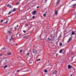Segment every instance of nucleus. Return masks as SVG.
<instances>
[{
    "mask_svg": "<svg viewBox=\"0 0 76 76\" xmlns=\"http://www.w3.org/2000/svg\"><path fill=\"white\" fill-rule=\"evenodd\" d=\"M37 13L36 10H34L33 12H32V14L33 15H35V14Z\"/></svg>",
    "mask_w": 76,
    "mask_h": 76,
    "instance_id": "f257e3e1",
    "label": "nucleus"
},
{
    "mask_svg": "<svg viewBox=\"0 0 76 76\" xmlns=\"http://www.w3.org/2000/svg\"><path fill=\"white\" fill-rule=\"evenodd\" d=\"M72 39V37L71 36L69 39L68 41H67V42H69L70 41H71V39Z\"/></svg>",
    "mask_w": 76,
    "mask_h": 76,
    "instance_id": "f03ea898",
    "label": "nucleus"
},
{
    "mask_svg": "<svg viewBox=\"0 0 76 76\" xmlns=\"http://www.w3.org/2000/svg\"><path fill=\"white\" fill-rule=\"evenodd\" d=\"M72 66H71L70 65H68V69H70L71 68H72Z\"/></svg>",
    "mask_w": 76,
    "mask_h": 76,
    "instance_id": "7ed1b4c3",
    "label": "nucleus"
},
{
    "mask_svg": "<svg viewBox=\"0 0 76 76\" xmlns=\"http://www.w3.org/2000/svg\"><path fill=\"white\" fill-rule=\"evenodd\" d=\"M60 0H58V1H57V2L56 4V5H58V4H59V3H60Z\"/></svg>",
    "mask_w": 76,
    "mask_h": 76,
    "instance_id": "20e7f679",
    "label": "nucleus"
},
{
    "mask_svg": "<svg viewBox=\"0 0 76 76\" xmlns=\"http://www.w3.org/2000/svg\"><path fill=\"white\" fill-rule=\"evenodd\" d=\"M75 35V32H74V31H72V34L71 35V37H72V35Z\"/></svg>",
    "mask_w": 76,
    "mask_h": 76,
    "instance_id": "39448f33",
    "label": "nucleus"
},
{
    "mask_svg": "<svg viewBox=\"0 0 76 76\" xmlns=\"http://www.w3.org/2000/svg\"><path fill=\"white\" fill-rule=\"evenodd\" d=\"M57 72V71H55L53 73V75H56Z\"/></svg>",
    "mask_w": 76,
    "mask_h": 76,
    "instance_id": "423d86ee",
    "label": "nucleus"
},
{
    "mask_svg": "<svg viewBox=\"0 0 76 76\" xmlns=\"http://www.w3.org/2000/svg\"><path fill=\"white\" fill-rule=\"evenodd\" d=\"M55 13V15H57V14H58V11H57L56 10Z\"/></svg>",
    "mask_w": 76,
    "mask_h": 76,
    "instance_id": "0eeeda50",
    "label": "nucleus"
},
{
    "mask_svg": "<svg viewBox=\"0 0 76 76\" xmlns=\"http://www.w3.org/2000/svg\"><path fill=\"white\" fill-rule=\"evenodd\" d=\"M17 10V9L14 8L13 9V12H16Z\"/></svg>",
    "mask_w": 76,
    "mask_h": 76,
    "instance_id": "6e6552de",
    "label": "nucleus"
},
{
    "mask_svg": "<svg viewBox=\"0 0 76 76\" xmlns=\"http://www.w3.org/2000/svg\"><path fill=\"white\" fill-rule=\"evenodd\" d=\"M48 41H53V39H51L50 38H48Z\"/></svg>",
    "mask_w": 76,
    "mask_h": 76,
    "instance_id": "1a4fd4ad",
    "label": "nucleus"
},
{
    "mask_svg": "<svg viewBox=\"0 0 76 76\" xmlns=\"http://www.w3.org/2000/svg\"><path fill=\"white\" fill-rule=\"evenodd\" d=\"M8 34H10L12 33V31H8Z\"/></svg>",
    "mask_w": 76,
    "mask_h": 76,
    "instance_id": "9d476101",
    "label": "nucleus"
},
{
    "mask_svg": "<svg viewBox=\"0 0 76 76\" xmlns=\"http://www.w3.org/2000/svg\"><path fill=\"white\" fill-rule=\"evenodd\" d=\"M76 4H75L72 5V7H75L76 6Z\"/></svg>",
    "mask_w": 76,
    "mask_h": 76,
    "instance_id": "9b49d317",
    "label": "nucleus"
},
{
    "mask_svg": "<svg viewBox=\"0 0 76 76\" xmlns=\"http://www.w3.org/2000/svg\"><path fill=\"white\" fill-rule=\"evenodd\" d=\"M7 7H11V5H7Z\"/></svg>",
    "mask_w": 76,
    "mask_h": 76,
    "instance_id": "f8f14e48",
    "label": "nucleus"
},
{
    "mask_svg": "<svg viewBox=\"0 0 76 76\" xmlns=\"http://www.w3.org/2000/svg\"><path fill=\"white\" fill-rule=\"evenodd\" d=\"M7 22H8V21L7 20L6 22L4 23H5V24H7Z\"/></svg>",
    "mask_w": 76,
    "mask_h": 76,
    "instance_id": "ddd939ff",
    "label": "nucleus"
},
{
    "mask_svg": "<svg viewBox=\"0 0 76 76\" xmlns=\"http://www.w3.org/2000/svg\"><path fill=\"white\" fill-rule=\"evenodd\" d=\"M7 54H8V55H11V54H12V53H8Z\"/></svg>",
    "mask_w": 76,
    "mask_h": 76,
    "instance_id": "4468645a",
    "label": "nucleus"
},
{
    "mask_svg": "<svg viewBox=\"0 0 76 76\" xmlns=\"http://www.w3.org/2000/svg\"><path fill=\"white\" fill-rule=\"evenodd\" d=\"M43 16L44 17H45V16H46V14H43Z\"/></svg>",
    "mask_w": 76,
    "mask_h": 76,
    "instance_id": "2eb2a0df",
    "label": "nucleus"
},
{
    "mask_svg": "<svg viewBox=\"0 0 76 76\" xmlns=\"http://www.w3.org/2000/svg\"><path fill=\"white\" fill-rule=\"evenodd\" d=\"M62 50H61L60 51H59V53H62Z\"/></svg>",
    "mask_w": 76,
    "mask_h": 76,
    "instance_id": "dca6fc26",
    "label": "nucleus"
},
{
    "mask_svg": "<svg viewBox=\"0 0 76 76\" xmlns=\"http://www.w3.org/2000/svg\"><path fill=\"white\" fill-rule=\"evenodd\" d=\"M45 73H47V70H46V69L45 70Z\"/></svg>",
    "mask_w": 76,
    "mask_h": 76,
    "instance_id": "f3484780",
    "label": "nucleus"
},
{
    "mask_svg": "<svg viewBox=\"0 0 76 76\" xmlns=\"http://www.w3.org/2000/svg\"><path fill=\"white\" fill-rule=\"evenodd\" d=\"M13 37V36H12L11 37V38L12 39V40H13V37Z\"/></svg>",
    "mask_w": 76,
    "mask_h": 76,
    "instance_id": "a211bd4d",
    "label": "nucleus"
},
{
    "mask_svg": "<svg viewBox=\"0 0 76 76\" xmlns=\"http://www.w3.org/2000/svg\"><path fill=\"white\" fill-rule=\"evenodd\" d=\"M63 45V44H62V43H60V46H62V45Z\"/></svg>",
    "mask_w": 76,
    "mask_h": 76,
    "instance_id": "6ab92c4d",
    "label": "nucleus"
},
{
    "mask_svg": "<svg viewBox=\"0 0 76 76\" xmlns=\"http://www.w3.org/2000/svg\"><path fill=\"white\" fill-rule=\"evenodd\" d=\"M7 67V65L5 66L4 67V69H5V68H6V67Z\"/></svg>",
    "mask_w": 76,
    "mask_h": 76,
    "instance_id": "aec40b11",
    "label": "nucleus"
},
{
    "mask_svg": "<svg viewBox=\"0 0 76 76\" xmlns=\"http://www.w3.org/2000/svg\"><path fill=\"white\" fill-rule=\"evenodd\" d=\"M23 32H24V33L25 34L26 33V31H25V30H23Z\"/></svg>",
    "mask_w": 76,
    "mask_h": 76,
    "instance_id": "412c9836",
    "label": "nucleus"
},
{
    "mask_svg": "<svg viewBox=\"0 0 76 76\" xmlns=\"http://www.w3.org/2000/svg\"><path fill=\"white\" fill-rule=\"evenodd\" d=\"M11 13H12V12H9L8 14V15H10V14H11Z\"/></svg>",
    "mask_w": 76,
    "mask_h": 76,
    "instance_id": "4be33fe9",
    "label": "nucleus"
},
{
    "mask_svg": "<svg viewBox=\"0 0 76 76\" xmlns=\"http://www.w3.org/2000/svg\"><path fill=\"white\" fill-rule=\"evenodd\" d=\"M4 49H5V48H3L2 49V50H4Z\"/></svg>",
    "mask_w": 76,
    "mask_h": 76,
    "instance_id": "5701e85b",
    "label": "nucleus"
},
{
    "mask_svg": "<svg viewBox=\"0 0 76 76\" xmlns=\"http://www.w3.org/2000/svg\"><path fill=\"white\" fill-rule=\"evenodd\" d=\"M40 60L41 59H38L37 60V61H40Z\"/></svg>",
    "mask_w": 76,
    "mask_h": 76,
    "instance_id": "b1692460",
    "label": "nucleus"
},
{
    "mask_svg": "<svg viewBox=\"0 0 76 76\" xmlns=\"http://www.w3.org/2000/svg\"><path fill=\"white\" fill-rule=\"evenodd\" d=\"M26 38H28V37H29V36H26Z\"/></svg>",
    "mask_w": 76,
    "mask_h": 76,
    "instance_id": "393cba45",
    "label": "nucleus"
},
{
    "mask_svg": "<svg viewBox=\"0 0 76 76\" xmlns=\"http://www.w3.org/2000/svg\"><path fill=\"white\" fill-rule=\"evenodd\" d=\"M29 53H27V56H29Z\"/></svg>",
    "mask_w": 76,
    "mask_h": 76,
    "instance_id": "a878e982",
    "label": "nucleus"
},
{
    "mask_svg": "<svg viewBox=\"0 0 76 76\" xmlns=\"http://www.w3.org/2000/svg\"><path fill=\"white\" fill-rule=\"evenodd\" d=\"M35 16H33V19H34V18H35Z\"/></svg>",
    "mask_w": 76,
    "mask_h": 76,
    "instance_id": "bb28decb",
    "label": "nucleus"
},
{
    "mask_svg": "<svg viewBox=\"0 0 76 76\" xmlns=\"http://www.w3.org/2000/svg\"><path fill=\"white\" fill-rule=\"evenodd\" d=\"M3 22V20H1V22Z\"/></svg>",
    "mask_w": 76,
    "mask_h": 76,
    "instance_id": "cd10ccee",
    "label": "nucleus"
},
{
    "mask_svg": "<svg viewBox=\"0 0 76 76\" xmlns=\"http://www.w3.org/2000/svg\"><path fill=\"white\" fill-rule=\"evenodd\" d=\"M22 50H20V52L22 53Z\"/></svg>",
    "mask_w": 76,
    "mask_h": 76,
    "instance_id": "c85d7f7f",
    "label": "nucleus"
},
{
    "mask_svg": "<svg viewBox=\"0 0 76 76\" xmlns=\"http://www.w3.org/2000/svg\"><path fill=\"white\" fill-rule=\"evenodd\" d=\"M39 6H37V9H38V8H39Z\"/></svg>",
    "mask_w": 76,
    "mask_h": 76,
    "instance_id": "c756f323",
    "label": "nucleus"
},
{
    "mask_svg": "<svg viewBox=\"0 0 76 76\" xmlns=\"http://www.w3.org/2000/svg\"><path fill=\"white\" fill-rule=\"evenodd\" d=\"M75 54V53L73 52H72V54Z\"/></svg>",
    "mask_w": 76,
    "mask_h": 76,
    "instance_id": "7c9ffc66",
    "label": "nucleus"
},
{
    "mask_svg": "<svg viewBox=\"0 0 76 76\" xmlns=\"http://www.w3.org/2000/svg\"><path fill=\"white\" fill-rule=\"evenodd\" d=\"M58 54H56V56H58Z\"/></svg>",
    "mask_w": 76,
    "mask_h": 76,
    "instance_id": "2f4dec72",
    "label": "nucleus"
},
{
    "mask_svg": "<svg viewBox=\"0 0 76 76\" xmlns=\"http://www.w3.org/2000/svg\"><path fill=\"white\" fill-rule=\"evenodd\" d=\"M13 29V28H10V29Z\"/></svg>",
    "mask_w": 76,
    "mask_h": 76,
    "instance_id": "473e14b6",
    "label": "nucleus"
},
{
    "mask_svg": "<svg viewBox=\"0 0 76 76\" xmlns=\"http://www.w3.org/2000/svg\"><path fill=\"white\" fill-rule=\"evenodd\" d=\"M15 29H16V27H15Z\"/></svg>",
    "mask_w": 76,
    "mask_h": 76,
    "instance_id": "72a5a7b5",
    "label": "nucleus"
},
{
    "mask_svg": "<svg viewBox=\"0 0 76 76\" xmlns=\"http://www.w3.org/2000/svg\"><path fill=\"white\" fill-rule=\"evenodd\" d=\"M60 37H61V35H60L58 37V38H60Z\"/></svg>",
    "mask_w": 76,
    "mask_h": 76,
    "instance_id": "f704fd0d",
    "label": "nucleus"
},
{
    "mask_svg": "<svg viewBox=\"0 0 76 76\" xmlns=\"http://www.w3.org/2000/svg\"><path fill=\"white\" fill-rule=\"evenodd\" d=\"M33 52L34 54H35V52L34 51H33Z\"/></svg>",
    "mask_w": 76,
    "mask_h": 76,
    "instance_id": "c9c22d12",
    "label": "nucleus"
},
{
    "mask_svg": "<svg viewBox=\"0 0 76 76\" xmlns=\"http://www.w3.org/2000/svg\"><path fill=\"white\" fill-rule=\"evenodd\" d=\"M35 52H36L35 54H37V51H36Z\"/></svg>",
    "mask_w": 76,
    "mask_h": 76,
    "instance_id": "e433bc0d",
    "label": "nucleus"
},
{
    "mask_svg": "<svg viewBox=\"0 0 76 76\" xmlns=\"http://www.w3.org/2000/svg\"><path fill=\"white\" fill-rule=\"evenodd\" d=\"M16 27H17V28H18V25H17V26Z\"/></svg>",
    "mask_w": 76,
    "mask_h": 76,
    "instance_id": "4c0bfd02",
    "label": "nucleus"
},
{
    "mask_svg": "<svg viewBox=\"0 0 76 76\" xmlns=\"http://www.w3.org/2000/svg\"><path fill=\"white\" fill-rule=\"evenodd\" d=\"M55 38V37L54 36H53V38Z\"/></svg>",
    "mask_w": 76,
    "mask_h": 76,
    "instance_id": "58836bf2",
    "label": "nucleus"
},
{
    "mask_svg": "<svg viewBox=\"0 0 76 76\" xmlns=\"http://www.w3.org/2000/svg\"><path fill=\"white\" fill-rule=\"evenodd\" d=\"M0 56H2V54H0Z\"/></svg>",
    "mask_w": 76,
    "mask_h": 76,
    "instance_id": "ea45409f",
    "label": "nucleus"
},
{
    "mask_svg": "<svg viewBox=\"0 0 76 76\" xmlns=\"http://www.w3.org/2000/svg\"><path fill=\"white\" fill-rule=\"evenodd\" d=\"M45 1H46H46H47V0H45Z\"/></svg>",
    "mask_w": 76,
    "mask_h": 76,
    "instance_id": "a19ab883",
    "label": "nucleus"
},
{
    "mask_svg": "<svg viewBox=\"0 0 76 76\" xmlns=\"http://www.w3.org/2000/svg\"><path fill=\"white\" fill-rule=\"evenodd\" d=\"M16 4H18V2H17V3H16Z\"/></svg>",
    "mask_w": 76,
    "mask_h": 76,
    "instance_id": "79ce46f5",
    "label": "nucleus"
},
{
    "mask_svg": "<svg viewBox=\"0 0 76 76\" xmlns=\"http://www.w3.org/2000/svg\"><path fill=\"white\" fill-rule=\"evenodd\" d=\"M19 36H21V35L19 34Z\"/></svg>",
    "mask_w": 76,
    "mask_h": 76,
    "instance_id": "37998d69",
    "label": "nucleus"
},
{
    "mask_svg": "<svg viewBox=\"0 0 76 76\" xmlns=\"http://www.w3.org/2000/svg\"><path fill=\"white\" fill-rule=\"evenodd\" d=\"M19 70H18L17 71V72H19Z\"/></svg>",
    "mask_w": 76,
    "mask_h": 76,
    "instance_id": "c03bdc74",
    "label": "nucleus"
},
{
    "mask_svg": "<svg viewBox=\"0 0 76 76\" xmlns=\"http://www.w3.org/2000/svg\"><path fill=\"white\" fill-rule=\"evenodd\" d=\"M11 40H12V39H10V41H11Z\"/></svg>",
    "mask_w": 76,
    "mask_h": 76,
    "instance_id": "a18cd8bd",
    "label": "nucleus"
},
{
    "mask_svg": "<svg viewBox=\"0 0 76 76\" xmlns=\"http://www.w3.org/2000/svg\"><path fill=\"white\" fill-rule=\"evenodd\" d=\"M28 26V24H27V26Z\"/></svg>",
    "mask_w": 76,
    "mask_h": 76,
    "instance_id": "49530a36",
    "label": "nucleus"
},
{
    "mask_svg": "<svg viewBox=\"0 0 76 76\" xmlns=\"http://www.w3.org/2000/svg\"><path fill=\"white\" fill-rule=\"evenodd\" d=\"M70 76H72V74H71V75H70Z\"/></svg>",
    "mask_w": 76,
    "mask_h": 76,
    "instance_id": "de8ad7c7",
    "label": "nucleus"
},
{
    "mask_svg": "<svg viewBox=\"0 0 76 76\" xmlns=\"http://www.w3.org/2000/svg\"><path fill=\"white\" fill-rule=\"evenodd\" d=\"M48 63H50V61H48Z\"/></svg>",
    "mask_w": 76,
    "mask_h": 76,
    "instance_id": "09e8293b",
    "label": "nucleus"
},
{
    "mask_svg": "<svg viewBox=\"0 0 76 76\" xmlns=\"http://www.w3.org/2000/svg\"><path fill=\"white\" fill-rule=\"evenodd\" d=\"M35 50V49H33V50Z\"/></svg>",
    "mask_w": 76,
    "mask_h": 76,
    "instance_id": "8fccbe9b",
    "label": "nucleus"
},
{
    "mask_svg": "<svg viewBox=\"0 0 76 76\" xmlns=\"http://www.w3.org/2000/svg\"><path fill=\"white\" fill-rule=\"evenodd\" d=\"M27 71H29V70L28 69Z\"/></svg>",
    "mask_w": 76,
    "mask_h": 76,
    "instance_id": "3c124183",
    "label": "nucleus"
},
{
    "mask_svg": "<svg viewBox=\"0 0 76 76\" xmlns=\"http://www.w3.org/2000/svg\"><path fill=\"white\" fill-rule=\"evenodd\" d=\"M75 18H76V15H75Z\"/></svg>",
    "mask_w": 76,
    "mask_h": 76,
    "instance_id": "603ef678",
    "label": "nucleus"
},
{
    "mask_svg": "<svg viewBox=\"0 0 76 76\" xmlns=\"http://www.w3.org/2000/svg\"><path fill=\"white\" fill-rule=\"evenodd\" d=\"M62 50H64V49H63Z\"/></svg>",
    "mask_w": 76,
    "mask_h": 76,
    "instance_id": "864d4df0",
    "label": "nucleus"
}]
</instances>
